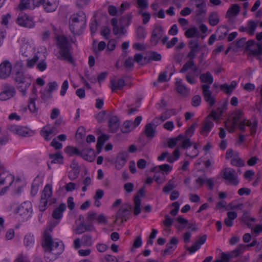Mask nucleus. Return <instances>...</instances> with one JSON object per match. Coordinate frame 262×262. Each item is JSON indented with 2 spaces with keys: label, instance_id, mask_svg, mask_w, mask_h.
Returning a JSON list of instances; mask_svg holds the SVG:
<instances>
[{
  "label": "nucleus",
  "instance_id": "f257e3e1",
  "mask_svg": "<svg viewBox=\"0 0 262 262\" xmlns=\"http://www.w3.org/2000/svg\"><path fill=\"white\" fill-rule=\"evenodd\" d=\"M243 114L240 110L234 112L225 121V127L229 132H233L237 125L239 129L243 132H245L247 127L250 130V135L254 136L257 129V121L255 119H244L241 121Z\"/></svg>",
  "mask_w": 262,
  "mask_h": 262
},
{
  "label": "nucleus",
  "instance_id": "f03ea898",
  "mask_svg": "<svg viewBox=\"0 0 262 262\" xmlns=\"http://www.w3.org/2000/svg\"><path fill=\"white\" fill-rule=\"evenodd\" d=\"M51 231L48 230L44 231L42 242L45 258L47 262L55 260L64 250L62 242L57 239H53L50 234Z\"/></svg>",
  "mask_w": 262,
  "mask_h": 262
},
{
  "label": "nucleus",
  "instance_id": "7ed1b4c3",
  "mask_svg": "<svg viewBox=\"0 0 262 262\" xmlns=\"http://www.w3.org/2000/svg\"><path fill=\"white\" fill-rule=\"evenodd\" d=\"M57 48L56 56L58 59L74 63L72 45L66 37L62 35L57 37Z\"/></svg>",
  "mask_w": 262,
  "mask_h": 262
},
{
  "label": "nucleus",
  "instance_id": "20e7f679",
  "mask_svg": "<svg viewBox=\"0 0 262 262\" xmlns=\"http://www.w3.org/2000/svg\"><path fill=\"white\" fill-rule=\"evenodd\" d=\"M46 57V48L43 47H40L32 58L27 59L26 66L29 68H33L36 66L38 71L43 72L47 68Z\"/></svg>",
  "mask_w": 262,
  "mask_h": 262
},
{
  "label": "nucleus",
  "instance_id": "39448f33",
  "mask_svg": "<svg viewBox=\"0 0 262 262\" xmlns=\"http://www.w3.org/2000/svg\"><path fill=\"white\" fill-rule=\"evenodd\" d=\"M86 16L82 11L73 14L69 19V29L75 35L81 33L86 25Z\"/></svg>",
  "mask_w": 262,
  "mask_h": 262
},
{
  "label": "nucleus",
  "instance_id": "423d86ee",
  "mask_svg": "<svg viewBox=\"0 0 262 262\" xmlns=\"http://www.w3.org/2000/svg\"><path fill=\"white\" fill-rule=\"evenodd\" d=\"M222 112L221 111H212L205 119L202 125L201 134L206 136L211 131L213 126V121H217L221 118Z\"/></svg>",
  "mask_w": 262,
  "mask_h": 262
},
{
  "label": "nucleus",
  "instance_id": "0eeeda50",
  "mask_svg": "<svg viewBox=\"0 0 262 262\" xmlns=\"http://www.w3.org/2000/svg\"><path fill=\"white\" fill-rule=\"evenodd\" d=\"M189 47L190 52L187 57L190 59H193L200 52H201L203 57L208 53V48L206 45H200L197 40H190L189 42Z\"/></svg>",
  "mask_w": 262,
  "mask_h": 262
},
{
  "label": "nucleus",
  "instance_id": "6e6552de",
  "mask_svg": "<svg viewBox=\"0 0 262 262\" xmlns=\"http://www.w3.org/2000/svg\"><path fill=\"white\" fill-rule=\"evenodd\" d=\"M34 42L32 40L22 39L20 48V53L24 57L30 58L36 53Z\"/></svg>",
  "mask_w": 262,
  "mask_h": 262
},
{
  "label": "nucleus",
  "instance_id": "1a4fd4ad",
  "mask_svg": "<svg viewBox=\"0 0 262 262\" xmlns=\"http://www.w3.org/2000/svg\"><path fill=\"white\" fill-rule=\"evenodd\" d=\"M14 177L9 171L2 170L0 173V185H5V187L2 190L1 195L4 194L14 182Z\"/></svg>",
  "mask_w": 262,
  "mask_h": 262
},
{
  "label": "nucleus",
  "instance_id": "9d476101",
  "mask_svg": "<svg viewBox=\"0 0 262 262\" xmlns=\"http://www.w3.org/2000/svg\"><path fill=\"white\" fill-rule=\"evenodd\" d=\"M16 212L23 218L28 219L31 216L32 212L31 203L29 201L24 202L18 207Z\"/></svg>",
  "mask_w": 262,
  "mask_h": 262
},
{
  "label": "nucleus",
  "instance_id": "9b49d317",
  "mask_svg": "<svg viewBox=\"0 0 262 262\" xmlns=\"http://www.w3.org/2000/svg\"><path fill=\"white\" fill-rule=\"evenodd\" d=\"M249 48L247 50L248 54L251 56L259 57L262 55V42L255 43L252 40L247 42Z\"/></svg>",
  "mask_w": 262,
  "mask_h": 262
},
{
  "label": "nucleus",
  "instance_id": "f8f14e48",
  "mask_svg": "<svg viewBox=\"0 0 262 262\" xmlns=\"http://www.w3.org/2000/svg\"><path fill=\"white\" fill-rule=\"evenodd\" d=\"M128 208V206L125 205L121 206L116 215V219L114 221L115 224L120 225L124 222L127 221L129 214Z\"/></svg>",
  "mask_w": 262,
  "mask_h": 262
},
{
  "label": "nucleus",
  "instance_id": "ddd939ff",
  "mask_svg": "<svg viewBox=\"0 0 262 262\" xmlns=\"http://www.w3.org/2000/svg\"><path fill=\"white\" fill-rule=\"evenodd\" d=\"M57 133L56 127L47 124L44 126L40 132V135L46 141L51 140Z\"/></svg>",
  "mask_w": 262,
  "mask_h": 262
},
{
  "label": "nucleus",
  "instance_id": "4468645a",
  "mask_svg": "<svg viewBox=\"0 0 262 262\" xmlns=\"http://www.w3.org/2000/svg\"><path fill=\"white\" fill-rule=\"evenodd\" d=\"M223 178L231 184L236 185L238 183L237 173L232 168H227L223 170Z\"/></svg>",
  "mask_w": 262,
  "mask_h": 262
},
{
  "label": "nucleus",
  "instance_id": "2eb2a0df",
  "mask_svg": "<svg viewBox=\"0 0 262 262\" xmlns=\"http://www.w3.org/2000/svg\"><path fill=\"white\" fill-rule=\"evenodd\" d=\"M17 23L20 26L29 28H33L35 25L33 18L26 14H20L18 15Z\"/></svg>",
  "mask_w": 262,
  "mask_h": 262
},
{
  "label": "nucleus",
  "instance_id": "dca6fc26",
  "mask_svg": "<svg viewBox=\"0 0 262 262\" xmlns=\"http://www.w3.org/2000/svg\"><path fill=\"white\" fill-rule=\"evenodd\" d=\"M44 0H21L18 6L20 10L25 9H32L36 7L39 6L43 3Z\"/></svg>",
  "mask_w": 262,
  "mask_h": 262
},
{
  "label": "nucleus",
  "instance_id": "f3484780",
  "mask_svg": "<svg viewBox=\"0 0 262 262\" xmlns=\"http://www.w3.org/2000/svg\"><path fill=\"white\" fill-rule=\"evenodd\" d=\"M16 94V91L13 86L6 85L0 93V100L2 101L7 100L13 97Z\"/></svg>",
  "mask_w": 262,
  "mask_h": 262
},
{
  "label": "nucleus",
  "instance_id": "a211bd4d",
  "mask_svg": "<svg viewBox=\"0 0 262 262\" xmlns=\"http://www.w3.org/2000/svg\"><path fill=\"white\" fill-rule=\"evenodd\" d=\"M12 66L8 60H4L0 64V77L5 79L8 77L12 71Z\"/></svg>",
  "mask_w": 262,
  "mask_h": 262
},
{
  "label": "nucleus",
  "instance_id": "6ab92c4d",
  "mask_svg": "<svg viewBox=\"0 0 262 262\" xmlns=\"http://www.w3.org/2000/svg\"><path fill=\"white\" fill-rule=\"evenodd\" d=\"M15 80L18 83L24 84L25 90L29 88L31 83L30 77L28 75H25L21 72H17L14 75Z\"/></svg>",
  "mask_w": 262,
  "mask_h": 262
},
{
  "label": "nucleus",
  "instance_id": "aec40b11",
  "mask_svg": "<svg viewBox=\"0 0 262 262\" xmlns=\"http://www.w3.org/2000/svg\"><path fill=\"white\" fill-rule=\"evenodd\" d=\"M128 157V154L127 151H122L118 154L115 162V166L117 170L123 168L126 162Z\"/></svg>",
  "mask_w": 262,
  "mask_h": 262
},
{
  "label": "nucleus",
  "instance_id": "412c9836",
  "mask_svg": "<svg viewBox=\"0 0 262 262\" xmlns=\"http://www.w3.org/2000/svg\"><path fill=\"white\" fill-rule=\"evenodd\" d=\"M210 86L207 84L202 85L203 94L205 101L210 105L212 106L215 102V98L209 90Z\"/></svg>",
  "mask_w": 262,
  "mask_h": 262
},
{
  "label": "nucleus",
  "instance_id": "4be33fe9",
  "mask_svg": "<svg viewBox=\"0 0 262 262\" xmlns=\"http://www.w3.org/2000/svg\"><path fill=\"white\" fill-rule=\"evenodd\" d=\"M45 11L47 12L55 11L59 5L58 0H44L42 3Z\"/></svg>",
  "mask_w": 262,
  "mask_h": 262
},
{
  "label": "nucleus",
  "instance_id": "5701e85b",
  "mask_svg": "<svg viewBox=\"0 0 262 262\" xmlns=\"http://www.w3.org/2000/svg\"><path fill=\"white\" fill-rule=\"evenodd\" d=\"M9 130L10 132L18 136H26L28 134V130L26 127L18 125H10Z\"/></svg>",
  "mask_w": 262,
  "mask_h": 262
},
{
  "label": "nucleus",
  "instance_id": "b1692460",
  "mask_svg": "<svg viewBox=\"0 0 262 262\" xmlns=\"http://www.w3.org/2000/svg\"><path fill=\"white\" fill-rule=\"evenodd\" d=\"M178 240L177 237H172L169 242L166 244V248L164 250V254H171L177 248Z\"/></svg>",
  "mask_w": 262,
  "mask_h": 262
},
{
  "label": "nucleus",
  "instance_id": "393cba45",
  "mask_svg": "<svg viewBox=\"0 0 262 262\" xmlns=\"http://www.w3.org/2000/svg\"><path fill=\"white\" fill-rule=\"evenodd\" d=\"M175 112L173 110H168L161 114L160 117H156L154 118L153 122L157 125L160 124L164 121L169 118L171 116L174 114Z\"/></svg>",
  "mask_w": 262,
  "mask_h": 262
},
{
  "label": "nucleus",
  "instance_id": "a878e982",
  "mask_svg": "<svg viewBox=\"0 0 262 262\" xmlns=\"http://www.w3.org/2000/svg\"><path fill=\"white\" fill-rule=\"evenodd\" d=\"M237 85V81L233 80L230 84L225 83L220 86V89L226 94H231Z\"/></svg>",
  "mask_w": 262,
  "mask_h": 262
},
{
  "label": "nucleus",
  "instance_id": "bb28decb",
  "mask_svg": "<svg viewBox=\"0 0 262 262\" xmlns=\"http://www.w3.org/2000/svg\"><path fill=\"white\" fill-rule=\"evenodd\" d=\"M80 156L84 160L92 162L95 160V154L94 150L92 149H84L81 151Z\"/></svg>",
  "mask_w": 262,
  "mask_h": 262
},
{
  "label": "nucleus",
  "instance_id": "cd10ccee",
  "mask_svg": "<svg viewBox=\"0 0 262 262\" xmlns=\"http://www.w3.org/2000/svg\"><path fill=\"white\" fill-rule=\"evenodd\" d=\"M191 4L195 5L197 15H201L205 13L206 4L204 0H191Z\"/></svg>",
  "mask_w": 262,
  "mask_h": 262
},
{
  "label": "nucleus",
  "instance_id": "c85d7f7f",
  "mask_svg": "<svg viewBox=\"0 0 262 262\" xmlns=\"http://www.w3.org/2000/svg\"><path fill=\"white\" fill-rule=\"evenodd\" d=\"M176 85L178 92L183 95L189 94V90L182 83V80L180 78H176Z\"/></svg>",
  "mask_w": 262,
  "mask_h": 262
},
{
  "label": "nucleus",
  "instance_id": "c756f323",
  "mask_svg": "<svg viewBox=\"0 0 262 262\" xmlns=\"http://www.w3.org/2000/svg\"><path fill=\"white\" fill-rule=\"evenodd\" d=\"M66 209V206L64 204H61L58 207L56 208L52 213V216L56 220H60L62 217V213Z\"/></svg>",
  "mask_w": 262,
  "mask_h": 262
},
{
  "label": "nucleus",
  "instance_id": "7c9ffc66",
  "mask_svg": "<svg viewBox=\"0 0 262 262\" xmlns=\"http://www.w3.org/2000/svg\"><path fill=\"white\" fill-rule=\"evenodd\" d=\"M37 96L36 94H33L32 96L29 98L28 108L31 113L36 114L38 111V108H37L35 102Z\"/></svg>",
  "mask_w": 262,
  "mask_h": 262
},
{
  "label": "nucleus",
  "instance_id": "2f4dec72",
  "mask_svg": "<svg viewBox=\"0 0 262 262\" xmlns=\"http://www.w3.org/2000/svg\"><path fill=\"white\" fill-rule=\"evenodd\" d=\"M177 186L176 181L174 179H172L168 181V182L165 185L162 189V191L165 194H168L170 191L174 190Z\"/></svg>",
  "mask_w": 262,
  "mask_h": 262
},
{
  "label": "nucleus",
  "instance_id": "473e14b6",
  "mask_svg": "<svg viewBox=\"0 0 262 262\" xmlns=\"http://www.w3.org/2000/svg\"><path fill=\"white\" fill-rule=\"evenodd\" d=\"M240 11V7L238 4H233L228 9L226 16L229 18L235 17L238 15Z\"/></svg>",
  "mask_w": 262,
  "mask_h": 262
},
{
  "label": "nucleus",
  "instance_id": "72a5a7b5",
  "mask_svg": "<svg viewBox=\"0 0 262 262\" xmlns=\"http://www.w3.org/2000/svg\"><path fill=\"white\" fill-rule=\"evenodd\" d=\"M172 166L167 164H164L158 166H154L151 169V171L152 172H157L160 170L162 171L163 172H165L166 174L169 173L170 171H172Z\"/></svg>",
  "mask_w": 262,
  "mask_h": 262
},
{
  "label": "nucleus",
  "instance_id": "f704fd0d",
  "mask_svg": "<svg viewBox=\"0 0 262 262\" xmlns=\"http://www.w3.org/2000/svg\"><path fill=\"white\" fill-rule=\"evenodd\" d=\"M52 195V186L51 184H47L42 191L41 198L45 199L49 201Z\"/></svg>",
  "mask_w": 262,
  "mask_h": 262
},
{
  "label": "nucleus",
  "instance_id": "c9c22d12",
  "mask_svg": "<svg viewBox=\"0 0 262 262\" xmlns=\"http://www.w3.org/2000/svg\"><path fill=\"white\" fill-rule=\"evenodd\" d=\"M185 35L187 38L199 37L200 33L198 28L195 27H192L189 29H186Z\"/></svg>",
  "mask_w": 262,
  "mask_h": 262
},
{
  "label": "nucleus",
  "instance_id": "e433bc0d",
  "mask_svg": "<svg viewBox=\"0 0 262 262\" xmlns=\"http://www.w3.org/2000/svg\"><path fill=\"white\" fill-rule=\"evenodd\" d=\"M124 86V81L122 79L111 80V89L113 91L121 90Z\"/></svg>",
  "mask_w": 262,
  "mask_h": 262
},
{
  "label": "nucleus",
  "instance_id": "4c0bfd02",
  "mask_svg": "<svg viewBox=\"0 0 262 262\" xmlns=\"http://www.w3.org/2000/svg\"><path fill=\"white\" fill-rule=\"evenodd\" d=\"M196 70L197 68L194 65L193 59H190V60L184 65L180 72L181 73H184L189 70H192V72L193 73L194 75Z\"/></svg>",
  "mask_w": 262,
  "mask_h": 262
},
{
  "label": "nucleus",
  "instance_id": "58836bf2",
  "mask_svg": "<svg viewBox=\"0 0 262 262\" xmlns=\"http://www.w3.org/2000/svg\"><path fill=\"white\" fill-rule=\"evenodd\" d=\"M71 167L72 170L70 171L69 173V178L70 180H74L76 179L79 174V169L78 164L75 162H73L71 165Z\"/></svg>",
  "mask_w": 262,
  "mask_h": 262
},
{
  "label": "nucleus",
  "instance_id": "ea45409f",
  "mask_svg": "<svg viewBox=\"0 0 262 262\" xmlns=\"http://www.w3.org/2000/svg\"><path fill=\"white\" fill-rule=\"evenodd\" d=\"M108 139V137L103 134L99 137L96 145L97 152L99 154L105 142Z\"/></svg>",
  "mask_w": 262,
  "mask_h": 262
},
{
  "label": "nucleus",
  "instance_id": "a19ab883",
  "mask_svg": "<svg viewBox=\"0 0 262 262\" xmlns=\"http://www.w3.org/2000/svg\"><path fill=\"white\" fill-rule=\"evenodd\" d=\"M105 48H106V44L105 41H101L97 43V41H94L93 49L95 52H101Z\"/></svg>",
  "mask_w": 262,
  "mask_h": 262
},
{
  "label": "nucleus",
  "instance_id": "79ce46f5",
  "mask_svg": "<svg viewBox=\"0 0 262 262\" xmlns=\"http://www.w3.org/2000/svg\"><path fill=\"white\" fill-rule=\"evenodd\" d=\"M134 129L135 127L134 126L133 122L127 120L124 122L121 128V130L124 133H127L131 132Z\"/></svg>",
  "mask_w": 262,
  "mask_h": 262
},
{
  "label": "nucleus",
  "instance_id": "37998d69",
  "mask_svg": "<svg viewBox=\"0 0 262 262\" xmlns=\"http://www.w3.org/2000/svg\"><path fill=\"white\" fill-rule=\"evenodd\" d=\"M156 133L155 128L153 127L151 123L146 124L145 127V133L146 136L149 138H152L154 137Z\"/></svg>",
  "mask_w": 262,
  "mask_h": 262
},
{
  "label": "nucleus",
  "instance_id": "c03bdc74",
  "mask_svg": "<svg viewBox=\"0 0 262 262\" xmlns=\"http://www.w3.org/2000/svg\"><path fill=\"white\" fill-rule=\"evenodd\" d=\"M198 69L195 71V75H194L192 70H189L188 73L186 75V79L187 81L190 84H193L196 82L195 78L198 76Z\"/></svg>",
  "mask_w": 262,
  "mask_h": 262
},
{
  "label": "nucleus",
  "instance_id": "a18cd8bd",
  "mask_svg": "<svg viewBox=\"0 0 262 262\" xmlns=\"http://www.w3.org/2000/svg\"><path fill=\"white\" fill-rule=\"evenodd\" d=\"M119 126V123L116 117H112L109 120V127L112 132L117 131Z\"/></svg>",
  "mask_w": 262,
  "mask_h": 262
},
{
  "label": "nucleus",
  "instance_id": "49530a36",
  "mask_svg": "<svg viewBox=\"0 0 262 262\" xmlns=\"http://www.w3.org/2000/svg\"><path fill=\"white\" fill-rule=\"evenodd\" d=\"M200 79L202 82L208 84H211L213 81L212 75L209 72L201 74Z\"/></svg>",
  "mask_w": 262,
  "mask_h": 262
},
{
  "label": "nucleus",
  "instance_id": "de8ad7c7",
  "mask_svg": "<svg viewBox=\"0 0 262 262\" xmlns=\"http://www.w3.org/2000/svg\"><path fill=\"white\" fill-rule=\"evenodd\" d=\"M141 199L139 195L138 194L135 196L134 198V214L135 215H138L141 212Z\"/></svg>",
  "mask_w": 262,
  "mask_h": 262
},
{
  "label": "nucleus",
  "instance_id": "09e8293b",
  "mask_svg": "<svg viewBox=\"0 0 262 262\" xmlns=\"http://www.w3.org/2000/svg\"><path fill=\"white\" fill-rule=\"evenodd\" d=\"M186 154L192 158L196 157L198 155V145L194 144L193 146H190L186 150Z\"/></svg>",
  "mask_w": 262,
  "mask_h": 262
},
{
  "label": "nucleus",
  "instance_id": "8fccbe9b",
  "mask_svg": "<svg viewBox=\"0 0 262 262\" xmlns=\"http://www.w3.org/2000/svg\"><path fill=\"white\" fill-rule=\"evenodd\" d=\"M24 244L26 247L30 248L34 244V236L31 234H28L25 235L24 240Z\"/></svg>",
  "mask_w": 262,
  "mask_h": 262
},
{
  "label": "nucleus",
  "instance_id": "3c124183",
  "mask_svg": "<svg viewBox=\"0 0 262 262\" xmlns=\"http://www.w3.org/2000/svg\"><path fill=\"white\" fill-rule=\"evenodd\" d=\"M64 151L69 156L78 155L80 156L81 151L76 147L69 146L64 149Z\"/></svg>",
  "mask_w": 262,
  "mask_h": 262
},
{
  "label": "nucleus",
  "instance_id": "603ef678",
  "mask_svg": "<svg viewBox=\"0 0 262 262\" xmlns=\"http://www.w3.org/2000/svg\"><path fill=\"white\" fill-rule=\"evenodd\" d=\"M117 41L115 39H110L108 40L106 45V52H110L113 51L117 46Z\"/></svg>",
  "mask_w": 262,
  "mask_h": 262
},
{
  "label": "nucleus",
  "instance_id": "864d4df0",
  "mask_svg": "<svg viewBox=\"0 0 262 262\" xmlns=\"http://www.w3.org/2000/svg\"><path fill=\"white\" fill-rule=\"evenodd\" d=\"M158 172H155L154 179L157 184H162L165 181V177L163 172L159 173Z\"/></svg>",
  "mask_w": 262,
  "mask_h": 262
},
{
  "label": "nucleus",
  "instance_id": "5fc2aeb1",
  "mask_svg": "<svg viewBox=\"0 0 262 262\" xmlns=\"http://www.w3.org/2000/svg\"><path fill=\"white\" fill-rule=\"evenodd\" d=\"M231 164L233 166L242 167L245 165V162L239 157L238 154L231 160Z\"/></svg>",
  "mask_w": 262,
  "mask_h": 262
},
{
  "label": "nucleus",
  "instance_id": "6e6d98bb",
  "mask_svg": "<svg viewBox=\"0 0 262 262\" xmlns=\"http://www.w3.org/2000/svg\"><path fill=\"white\" fill-rule=\"evenodd\" d=\"M180 157V151L179 148H176L173 152L172 155L168 156L167 161L169 163H173L177 161Z\"/></svg>",
  "mask_w": 262,
  "mask_h": 262
},
{
  "label": "nucleus",
  "instance_id": "4d7b16f0",
  "mask_svg": "<svg viewBox=\"0 0 262 262\" xmlns=\"http://www.w3.org/2000/svg\"><path fill=\"white\" fill-rule=\"evenodd\" d=\"M180 145H179V146H181L183 148H186V150L191 146V143L189 139L185 137L183 135L182 139H181L180 140Z\"/></svg>",
  "mask_w": 262,
  "mask_h": 262
},
{
  "label": "nucleus",
  "instance_id": "13d9d810",
  "mask_svg": "<svg viewBox=\"0 0 262 262\" xmlns=\"http://www.w3.org/2000/svg\"><path fill=\"white\" fill-rule=\"evenodd\" d=\"M256 26L257 24L254 21H249L246 29L248 33L250 35H253L255 31Z\"/></svg>",
  "mask_w": 262,
  "mask_h": 262
},
{
  "label": "nucleus",
  "instance_id": "bf43d9fd",
  "mask_svg": "<svg viewBox=\"0 0 262 262\" xmlns=\"http://www.w3.org/2000/svg\"><path fill=\"white\" fill-rule=\"evenodd\" d=\"M50 159L52 160V162L55 163H60L62 162L63 157L59 152L50 155Z\"/></svg>",
  "mask_w": 262,
  "mask_h": 262
},
{
  "label": "nucleus",
  "instance_id": "052dcab7",
  "mask_svg": "<svg viewBox=\"0 0 262 262\" xmlns=\"http://www.w3.org/2000/svg\"><path fill=\"white\" fill-rule=\"evenodd\" d=\"M183 135H180L177 138L170 139L168 141V146L169 147H173L176 145H180V140L182 139Z\"/></svg>",
  "mask_w": 262,
  "mask_h": 262
},
{
  "label": "nucleus",
  "instance_id": "680f3d73",
  "mask_svg": "<svg viewBox=\"0 0 262 262\" xmlns=\"http://www.w3.org/2000/svg\"><path fill=\"white\" fill-rule=\"evenodd\" d=\"M219 21V17L216 13H212L209 17V23L210 25L214 26L217 24Z\"/></svg>",
  "mask_w": 262,
  "mask_h": 262
},
{
  "label": "nucleus",
  "instance_id": "e2e57ef3",
  "mask_svg": "<svg viewBox=\"0 0 262 262\" xmlns=\"http://www.w3.org/2000/svg\"><path fill=\"white\" fill-rule=\"evenodd\" d=\"M139 13L141 14L142 17L143 23L144 24H147L149 21L151 16L149 13L142 10H140Z\"/></svg>",
  "mask_w": 262,
  "mask_h": 262
},
{
  "label": "nucleus",
  "instance_id": "0e129e2a",
  "mask_svg": "<svg viewBox=\"0 0 262 262\" xmlns=\"http://www.w3.org/2000/svg\"><path fill=\"white\" fill-rule=\"evenodd\" d=\"M83 244L86 246H91L93 245V242L90 235H84L81 238Z\"/></svg>",
  "mask_w": 262,
  "mask_h": 262
},
{
  "label": "nucleus",
  "instance_id": "69168bd1",
  "mask_svg": "<svg viewBox=\"0 0 262 262\" xmlns=\"http://www.w3.org/2000/svg\"><path fill=\"white\" fill-rule=\"evenodd\" d=\"M113 33L115 35L121 36L125 34L126 30L122 27L115 26L113 28Z\"/></svg>",
  "mask_w": 262,
  "mask_h": 262
},
{
  "label": "nucleus",
  "instance_id": "338daca9",
  "mask_svg": "<svg viewBox=\"0 0 262 262\" xmlns=\"http://www.w3.org/2000/svg\"><path fill=\"white\" fill-rule=\"evenodd\" d=\"M58 84L56 81H52L49 82L47 85V91L49 93H52V92L57 90Z\"/></svg>",
  "mask_w": 262,
  "mask_h": 262
},
{
  "label": "nucleus",
  "instance_id": "774afa93",
  "mask_svg": "<svg viewBox=\"0 0 262 262\" xmlns=\"http://www.w3.org/2000/svg\"><path fill=\"white\" fill-rule=\"evenodd\" d=\"M137 36L139 38H144L147 34L145 29L142 26H139L136 31Z\"/></svg>",
  "mask_w": 262,
  "mask_h": 262
}]
</instances>
